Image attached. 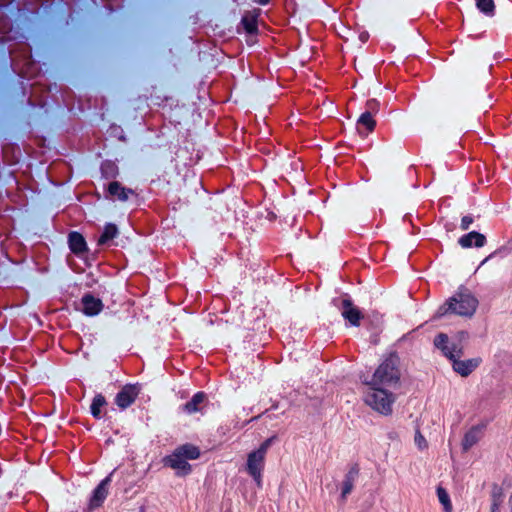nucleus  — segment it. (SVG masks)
Masks as SVG:
<instances>
[{
	"instance_id": "obj_1",
	"label": "nucleus",
	"mask_w": 512,
	"mask_h": 512,
	"mask_svg": "<svg viewBox=\"0 0 512 512\" xmlns=\"http://www.w3.org/2000/svg\"><path fill=\"white\" fill-rule=\"evenodd\" d=\"M478 307L477 298L467 289H460L437 310L436 316L453 313L462 317H472Z\"/></svg>"
},
{
	"instance_id": "obj_2",
	"label": "nucleus",
	"mask_w": 512,
	"mask_h": 512,
	"mask_svg": "<svg viewBox=\"0 0 512 512\" xmlns=\"http://www.w3.org/2000/svg\"><path fill=\"white\" fill-rule=\"evenodd\" d=\"M398 366V358L391 355L376 369L368 385L378 386L387 390L388 388H397L401 377Z\"/></svg>"
},
{
	"instance_id": "obj_3",
	"label": "nucleus",
	"mask_w": 512,
	"mask_h": 512,
	"mask_svg": "<svg viewBox=\"0 0 512 512\" xmlns=\"http://www.w3.org/2000/svg\"><path fill=\"white\" fill-rule=\"evenodd\" d=\"M394 401V394L378 386H369L365 395V402L383 415L391 414Z\"/></svg>"
},
{
	"instance_id": "obj_4",
	"label": "nucleus",
	"mask_w": 512,
	"mask_h": 512,
	"mask_svg": "<svg viewBox=\"0 0 512 512\" xmlns=\"http://www.w3.org/2000/svg\"><path fill=\"white\" fill-rule=\"evenodd\" d=\"M265 456L260 454L257 450L251 452L248 455L247 460V470L249 474L255 479V481L260 485L261 482V471L263 469Z\"/></svg>"
},
{
	"instance_id": "obj_5",
	"label": "nucleus",
	"mask_w": 512,
	"mask_h": 512,
	"mask_svg": "<svg viewBox=\"0 0 512 512\" xmlns=\"http://www.w3.org/2000/svg\"><path fill=\"white\" fill-rule=\"evenodd\" d=\"M434 344L450 359H453L455 356L462 355V348L459 345L455 343L449 345V338L446 334L441 333L437 335L434 340Z\"/></svg>"
},
{
	"instance_id": "obj_6",
	"label": "nucleus",
	"mask_w": 512,
	"mask_h": 512,
	"mask_svg": "<svg viewBox=\"0 0 512 512\" xmlns=\"http://www.w3.org/2000/svg\"><path fill=\"white\" fill-rule=\"evenodd\" d=\"M460 356H455L453 359V369L461 376L466 377L472 373L481 363L480 358H473L468 360H459Z\"/></svg>"
},
{
	"instance_id": "obj_7",
	"label": "nucleus",
	"mask_w": 512,
	"mask_h": 512,
	"mask_svg": "<svg viewBox=\"0 0 512 512\" xmlns=\"http://www.w3.org/2000/svg\"><path fill=\"white\" fill-rule=\"evenodd\" d=\"M138 395V389L133 385H126L116 396V404L121 408L130 406L136 396Z\"/></svg>"
},
{
	"instance_id": "obj_8",
	"label": "nucleus",
	"mask_w": 512,
	"mask_h": 512,
	"mask_svg": "<svg viewBox=\"0 0 512 512\" xmlns=\"http://www.w3.org/2000/svg\"><path fill=\"white\" fill-rule=\"evenodd\" d=\"M111 481L110 476L106 477L95 489L94 494L90 500L89 508L95 509L102 505L103 501L108 495V485Z\"/></svg>"
},
{
	"instance_id": "obj_9",
	"label": "nucleus",
	"mask_w": 512,
	"mask_h": 512,
	"mask_svg": "<svg viewBox=\"0 0 512 512\" xmlns=\"http://www.w3.org/2000/svg\"><path fill=\"white\" fill-rule=\"evenodd\" d=\"M342 316L348 320L352 325L358 326L360 320L363 318L360 310L355 307L350 300L344 299L342 301Z\"/></svg>"
},
{
	"instance_id": "obj_10",
	"label": "nucleus",
	"mask_w": 512,
	"mask_h": 512,
	"mask_svg": "<svg viewBox=\"0 0 512 512\" xmlns=\"http://www.w3.org/2000/svg\"><path fill=\"white\" fill-rule=\"evenodd\" d=\"M166 463L171 468L178 470L180 475H186L191 470V465L176 451L166 459Z\"/></svg>"
},
{
	"instance_id": "obj_11",
	"label": "nucleus",
	"mask_w": 512,
	"mask_h": 512,
	"mask_svg": "<svg viewBox=\"0 0 512 512\" xmlns=\"http://www.w3.org/2000/svg\"><path fill=\"white\" fill-rule=\"evenodd\" d=\"M483 435V429L480 426L471 427L464 435L462 440V448L468 451L471 447L477 444Z\"/></svg>"
},
{
	"instance_id": "obj_12",
	"label": "nucleus",
	"mask_w": 512,
	"mask_h": 512,
	"mask_svg": "<svg viewBox=\"0 0 512 512\" xmlns=\"http://www.w3.org/2000/svg\"><path fill=\"white\" fill-rule=\"evenodd\" d=\"M82 304L84 313L89 316L98 314L103 307L101 300L94 298L92 295L84 296Z\"/></svg>"
},
{
	"instance_id": "obj_13",
	"label": "nucleus",
	"mask_w": 512,
	"mask_h": 512,
	"mask_svg": "<svg viewBox=\"0 0 512 512\" xmlns=\"http://www.w3.org/2000/svg\"><path fill=\"white\" fill-rule=\"evenodd\" d=\"M473 240L476 247H482L486 242V237L483 234L473 231L462 236L459 239V244L464 248H469L472 246Z\"/></svg>"
},
{
	"instance_id": "obj_14",
	"label": "nucleus",
	"mask_w": 512,
	"mask_h": 512,
	"mask_svg": "<svg viewBox=\"0 0 512 512\" xmlns=\"http://www.w3.org/2000/svg\"><path fill=\"white\" fill-rule=\"evenodd\" d=\"M205 400L206 395L203 392H198L184 405V410L189 414L199 412L202 410Z\"/></svg>"
},
{
	"instance_id": "obj_15",
	"label": "nucleus",
	"mask_w": 512,
	"mask_h": 512,
	"mask_svg": "<svg viewBox=\"0 0 512 512\" xmlns=\"http://www.w3.org/2000/svg\"><path fill=\"white\" fill-rule=\"evenodd\" d=\"M108 191L120 201L128 200L129 195L133 194L132 190L124 188L119 182L110 183Z\"/></svg>"
},
{
	"instance_id": "obj_16",
	"label": "nucleus",
	"mask_w": 512,
	"mask_h": 512,
	"mask_svg": "<svg viewBox=\"0 0 512 512\" xmlns=\"http://www.w3.org/2000/svg\"><path fill=\"white\" fill-rule=\"evenodd\" d=\"M504 492L501 487L494 486L491 492V507L490 512H500L501 506L504 502Z\"/></svg>"
},
{
	"instance_id": "obj_17",
	"label": "nucleus",
	"mask_w": 512,
	"mask_h": 512,
	"mask_svg": "<svg viewBox=\"0 0 512 512\" xmlns=\"http://www.w3.org/2000/svg\"><path fill=\"white\" fill-rule=\"evenodd\" d=\"M69 245L75 254H81L86 250V242L83 236L77 232H72L69 236Z\"/></svg>"
},
{
	"instance_id": "obj_18",
	"label": "nucleus",
	"mask_w": 512,
	"mask_h": 512,
	"mask_svg": "<svg viewBox=\"0 0 512 512\" xmlns=\"http://www.w3.org/2000/svg\"><path fill=\"white\" fill-rule=\"evenodd\" d=\"M259 16V10H254L251 12H247L243 19L242 23L244 25L245 30L252 34L257 31V17Z\"/></svg>"
},
{
	"instance_id": "obj_19",
	"label": "nucleus",
	"mask_w": 512,
	"mask_h": 512,
	"mask_svg": "<svg viewBox=\"0 0 512 512\" xmlns=\"http://www.w3.org/2000/svg\"><path fill=\"white\" fill-rule=\"evenodd\" d=\"M175 451L179 453L183 458L191 460L197 459L200 455L198 447L191 444L182 445Z\"/></svg>"
},
{
	"instance_id": "obj_20",
	"label": "nucleus",
	"mask_w": 512,
	"mask_h": 512,
	"mask_svg": "<svg viewBox=\"0 0 512 512\" xmlns=\"http://www.w3.org/2000/svg\"><path fill=\"white\" fill-rule=\"evenodd\" d=\"M118 234V229L114 224H108L105 227L103 234L98 240L99 245H105L109 240H112Z\"/></svg>"
},
{
	"instance_id": "obj_21",
	"label": "nucleus",
	"mask_w": 512,
	"mask_h": 512,
	"mask_svg": "<svg viewBox=\"0 0 512 512\" xmlns=\"http://www.w3.org/2000/svg\"><path fill=\"white\" fill-rule=\"evenodd\" d=\"M478 9L486 15H493L495 4L493 0H476Z\"/></svg>"
},
{
	"instance_id": "obj_22",
	"label": "nucleus",
	"mask_w": 512,
	"mask_h": 512,
	"mask_svg": "<svg viewBox=\"0 0 512 512\" xmlns=\"http://www.w3.org/2000/svg\"><path fill=\"white\" fill-rule=\"evenodd\" d=\"M106 404V400L104 396L101 394H98L94 397L92 405H91V413L94 417L99 418L100 417V409Z\"/></svg>"
},
{
	"instance_id": "obj_23",
	"label": "nucleus",
	"mask_w": 512,
	"mask_h": 512,
	"mask_svg": "<svg viewBox=\"0 0 512 512\" xmlns=\"http://www.w3.org/2000/svg\"><path fill=\"white\" fill-rule=\"evenodd\" d=\"M375 121L372 118V115L370 112H365L361 115V117L358 120L359 126H364L367 128L368 132H371L375 127Z\"/></svg>"
},
{
	"instance_id": "obj_24",
	"label": "nucleus",
	"mask_w": 512,
	"mask_h": 512,
	"mask_svg": "<svg viewBox=\"0 0 512 512\" xmlns=\"http://www.w3.org/2000/svg\"><path fill=\"white\" fill-rule=\"evenodd\" d=\"M437 495H438L439 501L444 505L445 510L447 512H450L452 509V505H451L449 495L446 492V490L442 487H438Z\"/></svg>"
},
{
	"instance_id": "obj_25",
	"label": "nucleus",
	"mask_w": 512,
	"mask_h": 512,
	"mask_svg": "<svg viewBox=\"0 0 512 512\" xmlns=\"http://www.w3.org/2000/svg\"><path fill=\"white\" fill-rule=\"evenodd\" d=\"M353 487V477L351 475H347L342 484L341 496L343 499H346V497L352 492Z\"/></svg>"
},
{
	"instance_id": "obj_26",
	"label": "nucleus",
	"mask_w": 512,
	"mask_h": 512,
	"mask_svg": "<svg viewBox=\"0 0 512 512\" xmlns=\"http://www.w3.org/2000/svg\"><path fill=\"white\" fill-rule=\"evenodd\" d=\"M414 442L420 450H424L428 447L425 437L419 431L415 434Z\"/></svg>"
},
{
	"instance_id": "obj_27",
	"label": "nucleus",
	"mask_w": 512,
	"mask_h": 512,
	"mask_svg": "<svg viewBox=\"0 0 512 512\" xmlns=\"http://www.w3.org/2000/svg\"><path fill=\"white\" fill-rule=\"evenodd\" d=\"M275 437H271V438H268L266 439L262 444L261 446L259 447V449L257 450L260 454H262L263 456H266V453H267V450L268 448L271 446L272 442L274 441Z\"/></svg>"
},
{
	"instance_id": "obj_28",
	"label": "nucleus",
	"mask_w": 512,
	"mask_h": 512,
	"mask_svg": "<svg viewBox=\"0 0 512 512\" xmlns=\"http://www.w3.org/2000/svg\"><path fill=\"white\" fill-rule=\"evenodd\" d=\"M471 223H472V218L468 217V216H465L461 220V228L463 230H467Z\"/></svg>"
},
{
	"instance_id": "obj_29",
	"label": "nucleus",
	"mask_w": 512,
	"mask_h": 512,
	"mask_svg": "<svg viewBox=\"0 0 512 512\" xmlns=\"http://www.w3.org/2000/svg\"><path fill=\"white\" fill-rule=\"evenodd\" d=\"M458 338L460 341H464L468 338V334L465 331H461L458 333Z\"/></svg>"
},
{
	"instance_id": "obj_30",
	"label": "nucleus",
	"mask_w": 512,
	"mask_h": 512,
	"mask_svg": "<svg viewBox=\"0 0 512 512\" xmlns=\"http://www.w3.org/2000/svg\"><path fill=\"white\" fill-rule=\"evenodd\" d=\"M376 105H377V103H376V101H375V100H371V101L367 102V106H368V108H369V109H371V110H374V109H375V107H376Z\"/></svg>"
},
{
	"instance_id": "obj_31",
	"label": "nucleus",
	"mask_w": 512,
	"mask_h": 512,
	"mask_svg": "<svg viewBox=\"0 0 512 512\" xmlns=\"http://www.w3.org/2000/svg\"><path fill=\"white\" fill-rule=\"evenodd\" d=\"M509 507H510V510L512 512V494L509 497Z\"/></svg>"
},
{
	"instance_id": "obj_32",
	"label": "nucleus",
	"mask_w": 512,
	"mask_h": 512,
	"mask_svg": "<svg viewBox=\"0 0 512 512\" xmlns=\"http://www.w3.org/2000/svg\"><path fill=\"white\" fill-rule=\"evenodd\" d=\"M258 2L262 5H265L269 2V0H258Z\"/></svg>"
}]
</instances>
